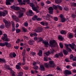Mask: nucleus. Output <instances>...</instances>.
Masks as SVG:
<instances>
[{"label": "nucleus", "instance_id": "obj_8", "mask_svg": "<svg viewBox=\"0 0 76 76\" xmlns=\"http://www.w3.org/2000/svg\"><path fill=\"white\" fill-rule=\"evenodd\" d=\"M42 30H43L42 28L41 27H39L37 28H36L35 30V32H41Z\"/></svg>", "mask_w": 76, "mask_h": 76}, {"label": "nucleus", "instance_id": "obj_50", "mask_svg": "<svg viewBox=\"0 0 76 76\" xmlns=\"http://www.w3.org/2000/svg\"><path fill=\"white\" fill-rule=\"evenodd\" d=\"M73 55H71L70 56V58L71 60H72L73 59Z\"/></svg>", "mask_w": 76, "mask_h": 76}, {"label": "nucleus", "instance_id": "obj_64", "mask_svg": "<svg viewBox=\"0 0 76 76\" xmlns=\"http://www.w3.org/2000/svg\"><path fill=\"white\" fill-rule=\"evenodd\" d=\"M33 36H37V34L36 33H34L33 34Z\"/></svg>", "mask_w": 76, "mask_h": 76}, {"label": "nucleus", "instance_id": "obj_35", "mask_svg": "<svg viewBox=\"0 0 76 76\" xmlns=\"http://www.w3.org/2000/svg\"><path fill=\"white\" fill-rule=\"evenodd\" d=\"M1 61H2V62H3V63L6 62V61H5V59H2L1 58H0V63H1Z\"/></svg>", "mask_w": 76, "mask_h": 76}, {"label": "nucleus", "instance_id": "obj_54", "mask_svg": "<svg viewBox=\"0 0 76 76\" xmlns=\"http://www.w3.org/2000/svg\"><path fill=\"white\" fill-rule=\"evenodd\" d=\"M9 56L11 58H13V54L10 53L9 55Z\"/></svg>", "mask_w": 76, "mask_h": 76}, {"label": "nucleus", "instance_id": "obj_51", "mask_svg": "<svg viewBox=\"0 0 76 76\" xmlns=\"http://www.w3.org/2000/svg\"><path fill=\"white\" fill-rule=\"evenodd\" d=\"M31 54L32 55V56H35V53L34 52H31Z\"/></svg>", "mask_w": 76, "mask_h": 76}, {"label": "nucleus", "instance_id": "obj_6", "mask_svg": "<svg viewBox=\"0 0 76 76\" xmlns=\"http://www.w3.org/2000/svg\"><path fill=\"white\" fill-rule=\"evenodd\" d=\"M5 25L6 28L8 29L10 28V26H11V23L10 22H9L5 24Z\"/></svg>", "mask_w": 76, "mask_h": 76}, {"label": "nucleus", "instance_id": "obj_61", "mask_svg": "<svg viewBox=\"0 0 76 76\" xmlns=\"http://www.w3.org/2000/svg\"><path fill=\"white\" fill-rule=\"evenodd\" d=\"M44 3L42 2L41 3V5L42 6H44Z\"/></svg>", "mask_w": 76, "mask_h": 76}, {"label": "nucleus", "instance_id": "obj_62", "mask_svg": "<svg viewBox=\"0 0 76 76\" xmlns=\"http://www.w3.org/2000/svg\"><path fill=\"white\" fill-rule=\"evenodd\" d=\"M72 65L73 66H76V63H74L72 64Z\"/></svg>", "mask_w": 76, "mask_h": 76}, {"label": "nucleus", "instance_id": "obj_30", "mask_svg": "<svg viewBox=\"0 0 76 76\" xmlns=\"http://www.w3.org/2000/svg\"><path fill=\"white\" fill-rule=\"evenodd\" d=\"M60 32L61 34H64V35L66 34V32L64 30H61Z\"/></svg>", "mask_w": 76, "mask_h": 76}, {"label": "nucleus", "instance_id": "obj_34", "mask_svg": "<svg viewBox=\"0 0 76 76\" xmlns=\"http://www.w3.org/2000/svg\"><path fill=\"white\" fill-rule=\"evenodd\" d=\"M6 44V42H5V43H0V46L1 47H4L5 46Z\"/></svg>", "mask_w": 76, "mask_h": 76}, {"label": "nucleus", "instance_id": "obj_52", "mask_svg": "<svg viewBox=\"0 0 76 76\" xmlns=\"http://www.w3.org/2000/svg\"><path fill=\"white\" fill-rule=\"evenodd\" d=\"M72 60L73 61H76V57L74 56L72 58Z\"/></svg>", "mask_w": 76, "mask_h": 76}, {"label": "nucleus", "instance_id": "obj_36", "mask_svg": "<svg viewBox=\"0 0 76 76\" xmlns=\"http://www.w3.org/2000/svg\"><path fill=\"white\" fill-rule=\"evenodd\" d=\"M3 22H4V23H5V24H6V23H8V22H10L9 21H7V20L5 19H4L3 20Z\"/></svg>", "mask_w": 76, "mask_h": 76}, {"label": "nucleus", "instance_id": "obj_21", "mask_svg": "<svg viewBox=\"0 0 76 76\" xmlns=\"http://www.w3.org/2000/svg\"><path fill=\"white\" fill-rule=\"evenodd\" d=\"M38 55L40 57H41L42 55V51L41 50L39 51L38 53Z\"/></svg>", "mask_w": 76, "mask_h": 76}, {"label": "nucleus", "instance_id": "obj_63", "mask_svg": "<svg viewBox=\"0 0 76 76\" xmlns=\"http://www.w3.org/2000/svg\"><path fill=\"white\" fill-rule=\"evenodd\" d=\"M19 24H18V23H17L16 25V26H15V27L16 28H18V27H19Z\"/></svg>", "mask_w": 76, "mask_h": 76}, {"label": "nucleus", "instance_id": "obj_41", "mask_svg": "<svg viewBox=\"0 0 76 76\" xmlns=\"http://www.w3.org/2000/svg\"><path fill=\"white\" fill-rule=\"evenodd\" d=\"M16 68L17 69H20V66L19 65H16Z\"/></svg>", "mask_w": 76, "mask_h": 76}, {"label": "nucleus", "instance_id": "obj_44", "mask_svg": "<svg viewBox=\"0 0 76 76\" xmlns=\"http://www.w3.org/2000/svg\"><path fill=\"white\" fill-rule=\"evenodd\" d=\"M19 41H20V39H18L17 40L16 42V43L18 44V43H19Z\"/></svg>", "mask_w": 76, "mask_h": 76}, {"label": "nucleus", "instance_id": "obj_49", "mask_svg": "<svg viewBox=\"0 0 76 76\" xmlns=\"http://www.w3.org/2000/svg\"><path fill=\"white\" fill-rule=\"evenodd\" d=\"M0 28L1 29H3L4 28V25H1L0 26Z\"/></svg>", "mask_w": 76, "mask_h": 76}, {"label": "nucleus", "instance_id": "obj_39", "mask_svg": "<svg viewBox=\"0 0 76 76\" xmlns=\"http://www.w3.org/2000/svg\"><path fill=\"white\" fill-rule=\"evenodd\" d=\"M33 68L34 69H35V70H37L38 69V66H33Z\"/></svg>", "mask_w": 76, "mask_h": 76}, {"label": "nucleus", "instance_id": "obj_33", "mask_svg": "<svg viewBox=\"0 0 76 76\" xmlns=\"http://www.w3.org/2000/svg\"><path fill=\"white\" fill-rule=\"evenodd\" d=\"M23 2H26L28 4L30 2V0H23Z\"/></svg>", "mask_w": 76, "mask_h": 76}, {"label": "nucleus", "instance_id": "obj_57", "mask_svg": "<svg viewBox=\"0 0 76 76\" xmlns=\"http://www.w3.org/2000/svg\"><path fill=\"white\" fill-rule=\"evenodd\" d=\"M64 45H65V46L66 47V49L69 48L68 45L65 44Z\"/></svg>", "mask_w": 76, "mask_h": 76}, {"label": "nucleus", "instance_id": "obj_5", "mask_svg": "<svg viewBox=\"0 0 76 76\" xmlns=\"http://www.w3.org/2000/svg\"><path fill=\"white\" fill-rule=\"evenodd\" d=\"M26 14L28 16H33L34 14V12H32V11L31 10H29L28 12L26 13Z\"/></svg>", "mask_w": 76, "mask_h": 76}, {"label": "nucleus", "instance_id": "obj_47", "mask_svg": "<svg viewBox=\"0 0 76 76\" xmlns=\"http://www.w3.org/2000/svg\"><path fill=\"white\" fill-rule=\"evenodd\" d=\"M69 38L71 39L73 37V36L72 34H69Z\"/></svg>", "mask_w": 76, "mask_h": 76}, {"label": "nucleus", "instance_id": "obj_31", "mask_svg": "<svg viewBox=\"0 0 76 76\" xmlns=\"http://www.w3.org/2000/svg\"><path fill=\"white\" fill-rule=\"evenodd\" d=\"M59 56L61 57H62L63 56V53L62 52H61L59 53H58Z\"/></svg>", "mask_w": 76, "mask_h": 76}, {"label": "nucleus", "instance_id": "obj_55", "mask_svg": "<svg viewBox=\"0 0 76 76\" xmlns=\"http://www.w3.org/2000/svg\"><path fill=\"white\" fill-rule=\"evenodd\" d=\"M19 75H20V76H22L23 75V73L22 72H20L19 73Z\"/></svg>", "mask_w": 76, "mask_h": 76}, {"label": "nucleus", "instance_id": "obj_56", "mask_svg": "<svg viewBox=\"0 0 76 76\" xmlns=\"http://www.w3.org/2000/svg\"><path fill=\"white\" fill-rule=\"evenodd\" d=\"M23 29L24 32H27V30L26 28H23Z\"/></svg>", "mask_w": 76, "mask_h": 76}, {"label": "nucleus", "instance_id": "obj_19", "mask_svg": "<svg viewBox=\"0 0 76 76\" xmlns=\"http://www.w3.org/2000/svg\"><path fill=\"white\" fill-rule=\"evenodd\" d=\"M43 39L42 37H38V40H37V42H41L42 41Z\"/></svg>", "mask_w": 76, "mask_h": 76}, {"label": "nucleus", "instance_id": "obj_37", "mask_svg": "<svg viewBox=\"0 0 76 76\" xmlns=\"http://www.w3.org/2000/svg\"><path fill=\"white\" fill-rule=\"evenodd\" d=\"M51 54V53L49 51H48V52H47L46 53H44V54L46 55V56H48V55L49 54Z\"/></svg>", "mask_w": 76, "mask_h": 76}, {"label": "nucleus", "instance_id": "obj_32", "mask_svg": "<svg viewBox=\"0 0 76 76\" xmlns=\"http://www.w3.org/2000/svg\"><path fill=\"white\" fill-rule=\"evenodd\" d=\"M23 13L19 14L18 15V18H22V17H23Z\"/></svg>", "mask_w": 76, "mask_h": 76}, {"label": "nucleus", "instance_id": "obj_60", "mask_svg": "<svg viewBox=\"0 0 76 76\" xmlns=\"http://www.w3.org/2000/svg\"><path fill=\"white\" fill-rule=\"evenodd\" d=\"M65 61L66 62H69V61H70L69 60L68 58L65 59Z\"/></svg>", "mask_w": 76, "mask_h": 76}, {"label": "nucleus", "instance_id": "obj_17", "mask_svg": "<svg viewBox=\"0 0 76 76\" xmlns=\"http://www.w3.org/2000/svg\"><path fill=\"white\" fill-rule=\"evenodd\" d=\"M7 35L6 34H4V37H2V39L3 41H4V40L6 39L7 38Z\"/></svg>", "mask_w": 76, "mask_h": 76}, {"label": "nucleus", "instance_id": "obj_42", "mask_svg": "<svg viewBox=\"0 0 76 76\" xmlns=\"http://www.w3.org/2000/svg\"><path fill=\"white\" fill-rule=\"evenodd\" d=\"M59 45L61 48H63L64 47L63 46V44H61V43H60Z\"/></svg>", "mask_w": 76, "mask_h": 76}, {"label": "nucleus", "instance_id": "obj_53", "mask_svg": "<svg viewBox=\"0 0 76 76\" xmlns=\"http://www.w3.org/2000/svg\"><path fill=\"white\" fill-rule=\"evenodd\" d=\"M37 20L40 21L42 20V18H37Z\"/></svg>", "mask_w": 76, "mask_h": 76}, {"label": "nucleus", "instance_id": "obj_27", "mask_svg": "<svg viewBox=\"0 0 76 76\" xmlns=\"http://www.w3.org/2000/svg\"><path fill=\"white\" fill-rule=\"evenodd\" d=\"M29 5L32 8V9L33 10V8H34L35 7V5L33 3H30Z\"/></svg>", "mask_w": 76, "mask_h": 76}, {"label": "nucleus", "instance_id": "obj_40", "mask_svg": "<svg viewBox=\"0 0 76 76\" xmlns=\"http://www.w3.org/2000/svg\"><path fill=\"white\" fill-rule=\"evenodd\" d=\"M66 50L67 51H69V53L71 52V51H72V50H71V49L69 48L66 49Z\"/></svg>", "mask_w": 76, "mask_h": 76}, {"label": "nucleus", "instance_id": "obj_25", "mask_svg": "<svg viewBox=\"0 0 76 76\" xmlns=\"http://www.w3.org/2000/svg\"><path fill=\"white\" fill-rule=\"evenodd\" d=\"M5 16L6 15V13L3 12H0V16Z\"/></svg>", "mask_w": 76, "mask_h": 76}, {"label": "nucleus", "instance_id": "obj_15", "mask_svg": "<svg viewBox=\"0 0 76 76\" xmlns=\"http://www.w3.org/2000/svg\"><path fill=\"white\" fill-rule=\"evenodd\" d=\"M22 9L23 10H19V11H18V12L19 13V14H22V13H23V12L24 11H25V9L22 7H21Z\"/></svg>", "mask_w": 76, "mask_h": 76}, {"label": "nucleus", "instance_id": "obj_43", "mask_svg": "<svg viewBox=\"0 0 76 76\" xmlns=\"http://www.w3.org/2000/svg\"><path fill=\"white\" fill-rule=\"evenodd\" d=\"M16 56V54H15V53H14V52L12 54V57H13L14 58H15V57Z\"/></svg>", "mask_w": 76, "mask_h": 76}, {"label": "nucleus", "instance_id": "obj_20", "mask_svg": "<svg viewBox=\"0 0 76 76\" xmlns=\"http://www.w3.org/2000/svg\"><path fill=\"white\" fill-rule=\"evenodd\" d=\"M65 74H69V75H72L71 71H69L68 70H66L64 71Z\"/></svg>", "mask_w": 76, "mask_h": 76}, {"label": "nucleus", "instance_id": "obj_29", "mask_svg": "<svg viewBox=\"0 0 76 76\" xmlns=\"http://www.w3.org/2000/svg\"><path fill=\"white\" fill-rule=\"evenodd\" d=\"M55 52V50L54 49H52L50 50V54H54V53Z\"/></svg>", "mask_w": 76, "mask_h": 76}, {"label": "nucleus", "instance_id": "obj_9", "mask_svg": "<svg viewBox=\"0 0 76 76\" xmlns=\"http://www.w3.org/2000/svg\"><path fill=\"white\" fill-rule=\"evenodd\" d=\"M12 19H13L15 21V22H19V21L18 18H17L16 17V16L15 15H12Z\"/></svg>", "mask_w": 76, "mask_h": 76}, {"label": "nucleus", "instance_id": "obj_11", "mask_svg": "<svg viewBox=\"0 0 76 76\" xmlns=\"http://www.w3.org/2000/svg\"><path fill=\"white\" fill-rule=\"evenodd\" d=\"M60 16L61 18V22L62 23L64 22L65 21H66V19L64 18V16L63 15L61 14L60 15Z\"/></svg>", "mask_w": 76, "mask_h": 76}, {"label": "nucleus", "instance_id": "obj_2", "mask_svg": "<svg viewBox=\"0 0 76 76\" xmlns=\"http://www.w3.org/2000/svg\"><path fill=\"white\" fill-rule=\"evenodd\" d=\"M49 46L51 47H55L57 45V43L56 41L54 40H53L49 42Z\"/></svg>", "mask_w": 76, "mask_h": 76}, {"label": "nucleus", "instance_id": "obj_28", "mask_svg": "<svg viewBox=\"0 0 76 76\" xmlns=\"http://www.w3.org/2000/svg\"><path fill=\"white\" fill-rule=\"evenodd\" d=\"M58 38L59 40H60V41H63V37H62V36L60 35H59L58 36Z\"/></svg>", "mask_w": 76, "mask_h": 76}, {"label": "nucleus", "instance_id": "obj_12", "mask_svg": "<svg viewBox=\"0 0 76 76\" xmlns=\"http://www.w3.org/2000/svg\"><path fill=\"white\" fill-rule=\"evenodd\" d=\"M25 53H23V52L22 53V55L23 56V63H22V64L23 65H24L25 64Z\"/></svg>", "mask_w": 76, "mask_h": 76}, {"label": "nucleus", "instance_id": "obj_10", "mask_svg": "<svg viewBox=\"0 0 76 76\" xmlns=\"http://www.w3.org/2000/svg\"><path fill=\"white\" fill-rule=\"evenodd\" d=\"M6 1L5 3L7 5H10L11 4L10 2H13L14 0H6Z\"/></svg>", "mask_w": 76, "mask_h": 76}, {"label": "nucleus", "instance_id": "obj_59", "mask_svg": "<svg viewBox=\"0 0 76 76\" xmlns=\"http://www.w3.org/2000/svg\"><path fill=\"white\" fill-rule=\"evenodd\" d=\"M48 59H47V57H45L44 58V61H48Z\"/></svg>", "mask_w": 76, "mask_h": 76}, {"label": "nucleus", "instance_id": "obj_48", "mask_svg": "<svg viewBox=\"0 0 76 76\" xmlns=\"http://www.w3.org/2000/svg\"><path fill=\"white\" fill-rule=\"evenodd\" d=\"M55 56L56 58H58L59 57V55L58 54H56Z\"/></svg>", "mask_w": 76, "mask_h": 76}, {"label": "nucleus", "instance_id": "obj_3", "mask_svg": "<svg viewBox=\"0 0 76 76\" xmlns=\"http://www.w3.org/2000/svg\"><path fill=\"white\" fill-rule=\"evenodd\" d=\"M11 9H12L13 10H17V11H19L20 10V8L18 6H15L13 5L11 7Z\"/></svg>", "mask_w": 76, "mask_h": 76}, {"label": "nucleus", "instance_id": "obj_38", "mask_svg": "<svg viewBox=\"0 0 76 76\" xmlns=\"http://www.w3.org/2000/svg\"><path fill=\"white\" fill-rule=\"evenodd\" d=\"M20 32V30L18 28L16 29V33H19Z\"/></svg>", "mask_w": 76, "mask_h": 76}, {"label": "nucleus", "instance_id": "obj_18", "mask_svg": "<svg viewBox=\"0 0 76 76\" xmlns=\"http://www.w3.org/2000/svg\"><path fill=\"white\" fill-rule=\"evenodd\" d=\"M5 45H6V47H7V48H10L11 47V45L7 42H5Z\"/></svg>", "mask_w": 76, "mask_h": 76}, {"label": "nucleus", "instance_id": "obj_22", "mask_svg": "<svg viewBox=\"0 0 76 76\" xmlns=\"http://www.w3.org/2000/svg\"><path fill=\"white\" fill-rule=\"evenodd\" d=\"M63 52L64 55L65 56H66V55H67L68 54V51H67V50H63Z\"/></svg>", "mask_w": 76, "mask_h": 76}, {"label": "nucleus", "instance_id": "obj_1", "mask_svg": "<svg viewBox=\"0 0 76 76\" xmlns=\"http://www.w3.org/2000/svg\"><path fill=\"white\" fill-rule=\"evenodd\" d=\"M44 65L46 68H48L49 67L53 68L55 66V64L52 61H50L48 64L47 63H45Z\"/></svg>", "mask_w": 76, "mask_h": 76}, {"label": "nucleus", "instance_id": "obj_16", "mask_svg": "<svg viewBox=\"0 0 76 76\" xmlns=\"http://www.w3.org/2000/svg\"><path fill=\"white\" fill-rule=\"evenodd\" d=\"M39 69L42 71H44L45 70V68L44 66L42 65H40Z\"/></svg>", "mask_w": 76, "mask_h": 76}, {"label": "nucleus", "instance_id": "obj_45", "mask_svg": "<svg viewBox=\"0 0 76 76\" xmlns=\"http://www.w3.org/2000/svg\"><path fill=\"white\" fill-rule=\"evenodd\" d=\"M40 24L42 25H43V26H45V23L44 22V21H42L40 22Z\"/></svg>", "mask_w": 76, "mask_h": 76}, {"label": "nucleus", "instance_id": "obj_14", "mask_svg": "<svg viewBox=\"0 0 76 76\" xmlns=\"http://www.w3.org/2000/svg\"><path fill=\"white\" fill-rule=\"evenodd\" d=\"M42 43L45 44V47H48V42L47 41H43Z\"/></svg>", "mask_w": 76, "mask_h": 76}, {"label": "nucleus", "instance_id": "obj_4", "mask_svg": "<svg viewBox=\"0 0 76 76\" xmlns=\"http://www.w3.org/2000/svg\"><path fill=\"white\" fill-rule=\"evenodd\" d=\"M53 7L55 10H57V8L58 7L61 10H62V8L60 6V5H57L56 6L53 5Z\"/></svg>", "mask_w": 76, "mask_h": 76}, {"label": "nucleus", "instance_id": "obj_7", "mask_svg": "<svg viewBox=\"0 0 76 76\" xmlns=\"http://www.w3.org/2000/svg\"><path fill=\"white\" fill-rule=\"evenodd\" d=\"M49 13L50 15H53V11L54 9L52 7H50L48 9Z\"/></svg>", "mask_w": 76, "mask_h": 76}, {"label": "nucleus", "instance_id": "obj_46", "mask_svg": "<svg viewBox=\"0 0 76 76\" xmlns=\"http://www.w3.org/2000/svg\"><path fill=\"white\" fill-rule=\"evenodd\" d=\"M72 18H76V15L75 14H72Z\"/></svg>", "mask_w": 76, "mask_h": 76}, {"label": "nucleus", "instance_id": "obj_23", "mask_svg": "<svg viewBox=\"0 0 76 76\" xmlns=\"http://www.w3.org/2000/svg\"><path fill=\"white\" fill-rule=\"evenodd\" d=\"M61 2V0H56L55 3L58 4H60Z\"/></svg>", "mask_w": 76, "mask_h": 76}, {"label": "nucleus", "instance_id": "obj_13", "mask_svg": "<svg viewBox=\"0 0 76 76\" xmlns=\"http://www.w3.org/2000/svg\"><path fill=\"white\" fill-rule=\"evenodd\" d=\"M69 47L72 49V50H74L75 49V47H74V46H75V44H74V43H72V44H69Z\"/></svg>", "mask_w": 76, "mask_h": 76}, {"label": "nucleus", "instance_id": "obj_58", "mask_svg": "<svg viewBox=\"0 0 76 76\" xmlns=\"http://www.w3.org/2000/svg\"><path fill=\"white\" fill-rule=\"evenodd\" d=\"M54 20L56 21H57V20H58V18H57V17H55L54 18Z\"/></svg>", "mask_w": 76, "mask_h": 76}, {"label": "nucleus", "instance_id": "obj_26", "mask_svg": "<svg viewBox=\"0 0 76 76\" xmlns=\"http://www.w3.org/2000/svg\"><path fill=\"white\" fill-rule=\"evenodd\" d=\"M28 42L30 45H33L34 44V41L31 40H29Z\"/></svg>", "mask_w": 76, "mask_h": 76}, {"label": "nucleus", "instance_id": "obj_24", "mask_svg": "<svg viewBox=\"0 0 76 76\" xmlns=\"http://www.w3.org/2000/svg\"><path fill=\"white\" fill-rule=\"evenodd\" d=\"M33 10L34 11H35L36 13H39V10L36 8V7H34V8H33Z\"/></svg>", "mask_w": 76, "mask_h": 76}]
</instances>
